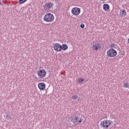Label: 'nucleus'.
Wrapping results in <instances>:
<instances>
[{"instance_id": "20e7f679", "label": "nucleus", "mask_w": 129, "mask_h": 129, "mask_svg": "<svg viewBox=\"0 0 129 129\" xmlns=\"http://www.w3.org/2000/svg\"><path fill=\"white\" fill-rule=\"evenodd\" d=\"M47 74V72L44 69L40 70L37 72V75L40 77V78H44V77H46V75Z\"/></svg>"}, {"instance_id": "9d476101", "label": "nucleus", "mask_w": 129, "mask_h": 129, "mask_svg": "<svg viewBox=\"0 0 129 129\" xmlns=\"http://www.w3.org/2000/svg\"><path fill=\"white\" fill-rule=\"evenodd\" d=\"M106 125L105 126L106 127V128H108V127L110 124H111L112 121L111 120H105Z\"/></svg>"}, {"instance_id": "39448f33", "label": "nucleus", "mask_w": 129, "mask_h": 129, "mask_svg": "<svg viewBox=\"0 0 129 129\" xmlns=\"http://www.w3.org/2000/svg\"><path fill=\"white\" fill-rule=\"evenodd\" d=\"M54 4L51 2L46 3L43 6L45 11H50L53 8Z\"/></svg>"}, {"instance_id": "4be33fe9", "label": "nucleus", "mask_w": 129, "mask_h": 129, "mask_svg": "<svg viewBox=\"0 0 129 129\" xmlns=\"http://www.w3.org/2000/svg\"><path fill=\"white\" fill-rule=\"evenodd\" d=\"M101 2H103L104 0H100Z\"/></svg>"}, {"instance_id": "6ab92c4d", "label": "nucleus", "mask_w": 129, "mask_h": 129, "mask_svg": "<svg viewBox=\"0 0 129 129\" xmlns=\"http://www.w3.org/2000/svg\"><path fill=\"white\" fill-rule=\"evenodd\" d=\"M84 81V80L82 79H80L78 81V82L80 83H82V82H83Z\"/></svg>"}, {"instance_id": "a211bd4d", "label": "nucleus", "mask_w": 129, "mask_h": 129, "mask_svg": "<svg viewBox=\"0 0 129 129\" xmlns=\"http://www.w3.org/2000/svg\"><path fill=\"white\" fill-rule=\"evenodd\" d=\"M25 2H27V0H19V4H24Z\"/></svg>"}, {"instance_id": "aec40b11", "label": "nucleus", "mask_w": 129, "mask_h": 129, "mask_svg": "<svg viewBox=\"0 0 129 129\" xmlns=\"http://www.w3.org/2000/svg\"><path fill=\"white\" fill-rule=\"evenodd\" d=\"M80 27L82 29H83V28L85 27V25H84V24H81Z\"/></svg>"}, {"instance_id": "ddd939ff", "label": "nucleus", "mask_w": 129, "mask_h": 129, "mask_svg": "<svg viewBox=\"0 0 129 129\" xmlns=\"http://www.w3.org/2000/svg\"><path fill=\"white\" fill-rule=\"evenodd\" d=\"M103 8L105 11H107L109 10V5L108 4H104Z\"/></svg>"}, {"instance_id": "f8f14e48", "label": "nucleus", "mask_w": 129, "mask_h": 129, "mask_svg": "<svg viewBox=\"0 0 129 129\" xmlns=\"http://www.w3.org/2000/svg\"><path fill=\"white\" fill-rule=\"evenodd\" d=\"M126 15V11L125 10L120 11V16L121 17H125V15Z\"/></svg>"}, {"instance_id": "4468645a", "label": "nucleus", "mask_w": 129, "mask_h": 129, "mask_svg": "<svg viewBox=\"0 0 129 129\" xmlns=\"http://www.w3.org/2000/svg\"><path fill=\"white\" fill-rule=\"evenodd\" d=\"M101 125L103 126L104 128H106V127H105L106 123H105V120L101 122Z\"/></svg>"}, {"instance_id": "7ed1b4c3", "label": "nucleus", "mask_w": 129, "mask_h": 129, "mask_svg": "<svg viewBox=\"0 0 129 129\" xmlns=\"http://www.w3.org/2000/svg\"><path fill=\"white\" fill-rule=\"evenodd\" d=\"M107 55L108 57L110 58L112 57H116V55H117V52L116 50L114 49L113 48H111L107 51Z\"/></svg>"}, {"instance_id": "6e6552de", "label": "nucleus", "mask_w": 129, "mask_h": 129, "mask_svg": "<svg viewBox=\"0 0 129 129\" xmlns=\"http://www.w3.org/2000/svg\"><path fill=\"white\" fill-rule=\"evenodd\" d=\"M54 50L57 52H61V45L59 43H55L53 47Z\"/></svg>"}, {"instance_id": "b1692460", "label": "nucleus", "mask_w": 129, "mask_h": 129, "mask_svg": "<svg viewBox=\"0 0 129 129\" xmlns=\"http://www.w3.org/2000/svg\"><path fill=\"white\" fill-rule=\"evenodd\" d=\"M78 101H79V99H78Z\"/></svg>"}, {"instance_id": "f3484780", "label": "nucleus", "mask_w": 129, "mask_h": 129, "mask_svg": "<svg viewBox=\"0 0 129 129\" xmlns=\"http://www.w3.org/2000/svg\"><path fill=\"white\" fill-rule=\"evenodd\" d=\"M78 96L77 95H74L72 97V99L76 100L77 99H78Z\"/></svg>"}, {"instance_id": "423d86ee", "label": "nucleus", "mask_w": 129, "mask_h": 129, "mask_svg": "<svg viewBox=\"0 0 129 129\" xmlns=\"http://www.w3.org/2000/svg\"><path fill=\"white\" fill-rule=\"evenodd\" d=\"M81 12L80 9L77 7L74 8L72 9V14L74 16H78Z\"/></svg>"}, {"instance_id": "2eb2a0df", "label": "nucleus", "mask_w": 129, "mask_h": 129, "mask_svg": "<svg viewBox=\"0 0 129 129\" xmlns=\"http://www.w3.org/2000/svg\"><path fill=\"white\" fill-rule=\"evenodd\" d=\"M6 119H11V118H12V116H11V114L9 113H7L6 114Z\"/></svg>"}, {"instance_id": "0eeeda50", "label": "nucleus", "mask_w": 129, "mask_h": 129, "mask_svg": "<svg viewBox=\"0 0 129 129\" xmlns=\"http://www.w3.org/2000/svg\"><path fill=\"white\" fill-rule=\"evenodd\" d=\"M92 49L95 51H98V50H101V45L100 43H97L93 45Z\"/></svg>"}, {"instance_id": "1a4fd4ad", "label": "nucleus", "mask_w": 129, "mask_h": 129, "mask_svg": "<svg viewBox=\"0 0 129 129\" xmlns=\"http://www.w3.org/2000/svg\"><path fill=\"white\" fill-rule=\"evenodd\" d=\"M38 88L40 90H44L46 88V85L44 83H40L38 84Z\"/></svg>"}, {"instance_id": "412c9836", "label": "nucleus", "mask_w": 129, "mask_h": 129, "mask_svg": "<svg viewBox=\"0 0 129 129\" xmlns=\"http://www.w3.org/2000/svg\"><path fill=\"white\" fill-rule=\"evenodd\" d=\"M3 5V3L0 2V6H2Z\"/></svg>"}, {"instance_id": "f257e3e1", "label": "nucleus", "mask_w": 129, "mask_h": 129, "mask_svg": "<svg viewBox=\"0 0 129 129\" xmlns=\"http://www.w3.org/2000/svg\"><path fill=\"white\" fill-rule=\"evenodd\" d=\"M82 115L80 113L77 114L75 116L73 117L71 119L72 122H73L75 124L77 125L78 123H81L82 122Z\"/></svg>"}, {"instance_id": "f03ea898", "label": "nucleus", "mask_w": 129, "mask_h": 129, "mask_svg": "<svg viewBox=\"0 0 129 129\" xmlns=\"http://www.w3.org/2000/svg\"><path fill=\"white\" fill-rule=\"evenodd\" d=\"M54 15L51 13H47L45 15L43 20L47 23H51L54 21Z\"/></svg>"}, {"instance_id": "dca6fc26", "label": "nucleus", "mask_w": 129, "mask_h": 129, "mask_svg": "<svg viewBox=\"0 0 129 129\" xmlns=\"http://www.w3.org/2000/svg\"><path fill=\"white\" fill-rule=\"evenodd\" d=\"M128 82H125V83L123 84V87H124L125 88H128Z\"/></svg>"}, {"instance_id": "9b49d317", "label": "nucleus", "mask_w": 129, "mask_h": 129, "mask_svg": "<svg viewBox=\"0 0 129 129\" xmlns=\"http://www.w3.org/2000/svg\"><path fill=\"white\" fill-rule=\"evenodd\" d=\"M68 49V46L67 44H62L61 45V50H62L63 51H66Z\"/></svg>"}, {"instance_id": "5701e85b", "label": "nucleus", "mask_w": 129, "mask_h": 129, "mask_svg": "<svg viewBox=\"0 0 129 129\" xmlns=\"http://www.w3.org/2000/svg\"><path fill=\"white\" fill-rule=\"evenodd\" d=\"M113 46H114V44H113Z\"/></svg>"}]
</instances>
